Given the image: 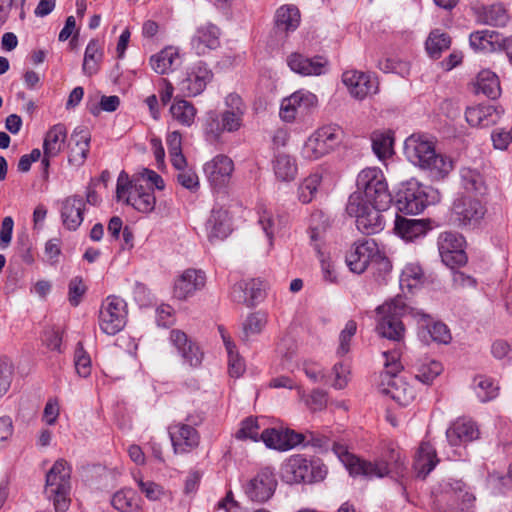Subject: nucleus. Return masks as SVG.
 <instances>
[{
    "label": "nucleus",
    "instance_id": "nucleus-1",
    "mask_svg": "<svg viewBox=\"0 0 512 512\" xmlns=\"http://www.w3.org/2000/svg\"><path fill=\"white\" fill-rule=\"evenodd\" d=\"M410 313L418 323V337L425 343L448 344L452 340L449 328L423 311L410 308L403 297L396 296L377 308L378 333L389 340L400 342L405 334L402 317Z\"/></svg>",
    "mask_w": 512,
    "mask_h": 512
},
{
    "label": "nucleus",
    "instance_id": "nucleus-2",
    "mask_svg": "<svg viewBox=\"0 0 512 512\" xmlns=\"http://www.w3.org/2000/svg\"><path fill=\"white\" fill-rule=\"evenodd\" d=\"M404 154L413 165L427 171L435 180L447 177L454 167L450 157L436 152L433 138L426 134L409 136L404 142Z\"/></svg>",
    "mask_w": 512,
    "mask_h": 512
},
{
    "label": "nucleus",
    "instance_id": "nucleus-3",
    "mask_svg": "<svg viewBox=\"0 0 512 512\" xmlns=\"http://www.w3.org/2000/svg\"><path fill=\"white\" fill-rule=\"evenodd\" d=\"M327 473V466L320 459H309L302 454L291 455L281 466V478L287 484L317 483Z\"/></svg>",
    "mask_w": 512,
    "mask_h": 512
},
{
    "label": "nucleus",
    "instance_id": "nucleus-4",
    "mask_svg": "<svg viewBox=\"0 0 512 512\" xmlns=\"http://www.w3.org/2000/svg\"><path fill=\"white\" fill-rule=\"evenodd\" d=\"M71 467L63 460H57L46 473L45 493L53 502L56 512H66L71 498Z\"/></svg>",
    "mask_w": 512,
    "mask_h": 512
},
{
    "label": "nucleus",
    "instance_id": "nucleus-5",
    "mask_svg": "<svg viewBox=\"0 0 512 512\" xmlns=\"http://www.w3.org/2000/svg\"><path fill=\"white\" fill-rule=\"evenodd\" d=\"M357 190L352 194H359L365 202L377 207H389L392 202L386 178L380 168L368 167L361 170L356 180Z\"/></svg>",
    "mask_w": 512,
    "mask_h": 512
},
{
    "label": "nucleus",
    "instance_id": "nucleus-6",
    "mask_svg": "<svg viewBox=\"0 0 512 512\" xmlns=\"http://www.w3.org/2000/svg\"><path fill=\"white\" fill-rule=\"evenodd\" d=\"M346 263L353 273L361 274L369 265L377 266L378 270L389 272L391 263L380 251L374 239L356 241L346 255Z\"/></svg>",
    "mask_w": 512,
    "mask_h": 512
},
{
    "label": "nucleus",
    "instance_id": "nucleus-7",
    "mask_svg": "<svg viewBox=\"0 0 512 512\" xmlns=\"http://www.w3.org/2000/svg\"><path fill=\"white\" fill-rule=\"evenodd\" d=\"M387 208L367 203L360 198L359 194H351L346 212L349 216L356 218V227L362 234L371 235L384 229L385 222L381 211Z\"/></svg>",
    "mask_w": 512,
    "mask_h": 512
},
{
    "label": "nucleus",
    "instance_id": "nucleus-8",
    "mask_svg": "<svg viewBox=\"0 0 512 512\" xmlns=\"http://www.w3.org/2000/svg\"><path fill=\"white\" fill-rule=\"evenodd\" d=\"M116 198L118 201H124L141 213H150L154 210L156 198L154 192L146 189L144 185L137 181H130L129 175L120 172L116 185Z\"/></svg>",
    "mask_w": 512,
    "mask_h": 512
},
{
    "label": "nucleus",
    "instance_id": "nucleus-9",
    "mask_svg": "<svg viewBox=\"0 0 512 512\" xmlns=\"http://www.w3.org/2000/svg\"><path fill=\"white\" fill-rule=\"evenodd\" d=\"M332 450L353 477L361 476L371 480L374 478H383L388 475V466L382 460L368 461L361 459L350 453L348 447L339 442L333 443Z\"/></svg>",
    "mask_w": 512,
    "mask_h": 512
},
{
    "label": "nucleus",
    "instance_id": "nucleus-10",
    "mask_svg": "<svg viewBox=\"0 0 512 512\" xmlns=\"http://www.w3.org/2000/svg\"><path fill=\"white\" fill-rule=\"evenodd\" d=\"M341 134V129L335 125H326L318 128L304 142L301 156L309 161L320 159L339 145Z\"/></svg>",
    "mask_w": 512,
    "mask_h": 512
},
{
    "label": "nucleus",
    "instance_id": "nucleus-11",
    "mask_svg": "<svg viewBox=\"0 0 512 512\" xmlns=\"http://www.w3.org/2000/svg\"><path fill=\"white\" fill-rule=\"evenodd\" d=\"M244 118L229 112H208L203 123L205 139L212 144L219 143L223 133L234 134L240 131L244 127Z\"/></svg>",
    "mask_w": 512,
    "mask_h": 512
},
{
    "label": "nucleus",
    "instance_id": "nucleus-12",
    "mask_svg": "<svg viewBox=\"0 0 512 512\" xmlns=\"http://www.w3.org/2000/svg\"><path fill=\"white\" fill-rule=\"evenodd\" d=\"M127 323V304L118 296H108L101 304L99 326L107 335H116Z\"/></svg>",
    "mask_w": 512,
    "mask_h": 512
},
{
    "label": "nucleus",
    "instance_id": "nucleus-13",
    "mask_svg": "<svg viewBox=\"0 0 512 512\" xmlns=\"http://www.w3.org/2000/svg\"><path fill=\"white\" fill-rule=\"evenodd\" d=\"M429 203L428 187L415 179L403 183L397 193V209L405 214H419Z\"/></svg>",
    "mask_w": 512,
    "mask_h": 512
},
{
    "label": "nucleus",
    "instance_id": "nucleus-14",
    "mask_svg": "<svg viewBox=\"0 0 512 512\" xmlns=\"http://www.w3.org/2000/svg\"><path fill=\"white\" fill-rule=\"evenodd\" d=\"M465 239L454 232H443L438 237V250L442 262L452 270L467 263Z\"/></svg>",
    "mask_w": 512,
    "mask_h": 512
},
{
    "label": "nucleus",
    "instance_id": "nucleus-15",
    "mask_svg": "<svg viewBox=\"0 0 512 512\" xmlns=\"http://www.w3.org/2000/svg\"><path fill=\"white\" fill-rule=\"evenodd\" d=\"M318 106V97L304 89H300L284 98L280 106V118L285 122H293L298 116H305Z\"/></svg>",
    "mask_w": 512,
    "mask_h": 512
},
{
    "label": "nucleus",
    "instance_id": "nucleus-16",
    "mask_svg": "<svg viewBox=\"0 0 512 512\" xmlns=\"http://www.w3.org/2000/svg\"><path fill=\"white\" fill-rule=\"evenodd\" d=\"M186 421L188 423L178 422L169 426V436L175 454L189 453L199 445L200 435L193 425L200 423L201 419L196 421L189 416Z\"/></svg>",
    "mask_w": 512,
    "mask_h": 512
},
{
    "label": "nucleus",
    "instance_id": "nucleus-17",
    "mask_svg": "<svg viewBox=\"0 0 512 512\" xmlns=\"http://www.w3.org/2000/svg\"><path fill=\"white\" fill-rule=\"evenodd\" d=\"M379 391L403 407L416 398V389L399 375L381 374Z\"/></svg>",
    "mask_w": 512,
    "mask_h": 512
},
{
    "label": "nucleus",
    "instance_id": "nucleus-18",
    "mask_svg": "<svg viewBox=\"0 0 512 512\" xmlns=\"http://www.w3.org/2000/svg\"><path fill=\"white\" fill-rule=\"evenodd\" d=\"M277 487L274 469L264 467L244 486L247 497L254 502L269 500Z\"/></svg>",
    "mask_w": 512,
    "mask_h": 512
},
{
    "label": "nucleus",
    "instance_id": "nucleus-19",
    "mask_svg": "<svg viewBox=\"0 0 512 512\" xmlns=\"http://www.w3.org/2000/svg\"><path fill=\"white\" fill-rule=\"evenodd\" d=\"M203 170L210 185L214 189L221 190L228 185L231 179L234 163L228 156L219 154L206 162Z\"/></svg>",
    "mask_w": 512,
    "mask_h": 512
},
{
    "label": "nucleus",
    "instance_id": "nucleus-20",
    "mask_svg": "<svg viewBox=\"0 0 512 512\" xmlns=\"http://www.w3.org/2000/svg\"><path fill=\"white\" fill-rule=\"evenodd\" d=\"M260 438L268 448L288 451L302 444L305 441L306 435L288 428H268L261 432Z\"/></svg>",
    "mask_w": 512,
    "mask_h": 512
},
{
    "label": "nucleus",
    "instance_id": "nucleus-21",
    "mask_svg": "<svg viewBox=\"0 0 512 512\" xmlns=\"http://www.w3.org/2000/svg\"><path fill=\"white\" fill-rule=\"evenodd\" d=\"M486 209L483 204L469 197H461L453 204V215L460 226L475 227L484 218Z\"/></svg>",
    "mask_w": 512,
    "mask_h": 512
},
{
    "label": "nucleus",
    "instance_id": "nucleus-22",
    "mask_svg": "<svg viewBox=\"0 0 512 512\" xmlns=\"http://www.w3.org/2000/svg\"><path fill=\"white\" fill-rule=\"evenodd\" d=\"M342 82L351 96L358 100H363L378 91L377 80L370 74L361 71H345L342 75Z\"/></svg>",
    "mask_w": 512,
    "mask_h": 512
},
{
    "label": "nucleus",
    "instance_id": "nucleus-23",
    "mask_svg": "<svg viewBox=\"0 0 512 512\" xmlns=\"http://www.w3.org/2000/svg\"><path fill=\"white\" fill-rule=\"evenodd\" d=\"M213 74L207 65L202 62H196L186 74V77L179 83L180 90L188 97L200 95L212 80Z\"/></svg>",
    "mask_w": 512,
    "mask_h": 512
},
{
    "label": "nucleus",
    "instance_id": "nucleus-24",
    "mask_svg": "<svg viewBox=\"0 0 512 512\" xmlns=\"http://www.w3.org/2000/svg\"><path fill=\"white\" fill-rule=\"evenodd\" d=\"M66 138L67 130L63 124L54 125L47 131L43 141V158L41 160L45 179L49 176L50 159L59 155Z\"/></svg>",
    "mask_w": 512,
    "mask_h": 512
},
{
    "label": "nucleus",
    "instance_id": "nucleus-25",
    "mask_svg": "<svg viewBox=\"0 0 512 512\" xmlns=\"http://www.w3.org/2000/svg\"><path fill=\"white\" fill-rule=\"evenodd\" d=\"M170 341L177 349L183 363L190 367H199L202 363L204 354L200 347L181 330H172L170 332Z\"/></svg>",
    "mask_w": 512,
    "mask_h": 512
},
{
    "label": "nucleus",
    "instance_id": "nucleus-26",
    "mask_svg": "<svg viewBox=\"0 0 512 512\" xmlns=\"http://www.w3.org/2000/svg\"><path fill=\"white\" fill-rule=\"evenodd\" d=\"M289 68L302 76H320L327 72L328 61L322 56L306 57L294 52L287 57Z\"/></svg>",
    "mask_w": 512,
    "mask_h": 512
},
{
    "label": "nucleus",
    "instance_id": "nucleus-27",
    "mask_svg": "<svg viewBox=\"0 0 512 512\" xmlns=\"http://www.w3.org/2000/svg\"><path fill=\"white\" fill-rule=\"evenodd\" d=\"M479 437L476 423L470 419L458 418L446 430V438L451 447L466 445Z\"/></svg>",
    "mask_w": 512,
    "mask_h": 512
},
{
    "label": "nucleus",
    "instance_id": "nucleus-28",
    "mask_svg": "<svg viewBox=\"0 0 512 512\" xmlns=\"http://www.w3.org/2000/svg\"><path fill=\"white\" fill-rule=\"evenodd\" d=\"M85 201L80 195H71L61 202L60 216L63 226L76 231L84 220Z\"/></svg>",
    "mask_w": 512,
    "mask_h": 512
},
{
    "label": "nucleus",
    "instance_id": "nucleus-29",
    "mask_svg": "<svg viewBox=\"0 0 512 512\" xmlns=\"http://www.w3.org/2000/svg\"><path fill=\"white\" fill-rule=\"evenodd\" d=\"M90 140L91 135L87 129L83 127H76L74 129L68 143L69 164L76 167L84 164L90 149Z\"/></svg>",
    "mask_w": 512,
    "mask_h": 512
},
{
    "label": "nucleus",
    "instance_id": "nucleus-30",
    "mask_svg": "<svg viewBox=\"0 0 512 512\" xmlns=\"http://www.w3.org/2000/svg\"><path fill=\"white\" fill-rule=\"evenodd\" d=\"M504 113L501 106L479 104L468 107L465 112L467 122L474 127H489L496 124Z\"/></svg>",
    "mask_w": 512,
    "mask_h": 512
},
{
    "label": "nucleus",
    "instance_id": "nucleus-31",
    "mask_svg": "<svg viewBox=\"0 0 512 512\" xmlns=\"http://www.w3.org/2000/svg\"><path fill=\"white\" fill-rule=\"evenodd\" d=\"M206 277L201 270L187 269L175 281L174 296L187 299L205 286Z\"/></svg>",
    "mask_w": 512,
    "mask_h": 512
},
{
    "label": "nucleus",
    "instance_id": "nucleus-32",
    "mask_svg": "<svg viewBox=\"0 0 512 512\" xmlns=\"http://www.w3.org/2000/svg\"><path fill=\"white\" fill-rule=\"evenodd\" d=\"M208 238L223 240L232 232V220L227 209L214 207L206 222Z\"/></svg>",
    "mask_w": 512,
    "mask_h": 512
},
{
    "label": "nucleus",
    "instance_id": "nucleus-33",
    "mask_svg": "<svg viewBox=\"0 0 512 512\" xmlns=\"http://www.w3.org/2000/svg\"><path fill=\"white\" fill-rule=\"evenodd\" d=\"M219 36V28L214 24L200 26L191 39V48L197 55H205L219 46Z\"/></svg>",
    "mask_w": 512,
    "mask_h": 512
},
{
    "label": "nucleus",
    "instance_id": "nucleus-34",
    "mask_svg": "<svg viewBox=\"0 0 512 512\" xmlns=\"http://www.w3.org/2000/svg\"><path fill=\"white\" fill-rule=\"evenodd\" d=\"M183 60L179 48L167 46L150 57L149 63L153 71L164 75L173 72L181 66Z\"/></svg>",
    "mask_w": 512,
    "mask_h": 512
},
{
    "label": "nucleus",
    "instance_id": "nucleus-35",
    "mask_svg": "<svg viewBox=\"0 0 512 512\" xmlns=\"http://www.w3.org/2000/svg\"><path fill=\"white\" fill-rule=\"evenodd\" d=\"M263 294L262 283L256 279L239 282L231 291L233 301L247 306H254L263 298Z\"/></svg>",
    "mask_w": 512,
    "mask_h": 512
},
{
    "label": "nucleus",
    "instance_id": "nucleus-36",
    "mask_svg": "<svg viewBox=\"0 0 512 512\" xmlns=\"http://www.w3.org/2000/svg\"><path fill=\"white\" fill-rule=\"evenodd\" d=\"M439 463L436 449L428 442H422L417 450L413 468L419 478H425Z\"/></svg>",
    "mask_w": 512,
    "mask_h": 512
},
{
    "label": "nucleus",
    "instance_id": "nucleus-37",
    "mask_svg": "<svg viewBox=\"0 0 512 512\" xmlns=\"http://www.w3.org/2000/svg\"><path fill=\"white\" fill-rule=\"evenodd\" d=\"M427 229L428 226L423 220L407 219L401 216H397L395 219V231L406 241H413L424 236Z\"/></svg>",
    "mask_w": 512,
    "mask_h": 512
},
{
    "label": "nucleus",
    "instance_id": "nucleus-38",
    "mask_svg": "<svg viewBox=\"0 0 512 512\" xmlns=\"http://www.w3.org/2000/svg\"><path fill=\"white\" fill-rule=\"evenodd\" d=\"M474 87L476 94H483L490 99H496L501 94L499 78L490 70H482L478 73Z\"/></svg>",
    "mask_w": 512,
    "mask_h": 512
},
{
    "label": "nucleus",
    "instance_id": "nucleus-39",
    "mask_svg": "<svg viewBox=\"0 0 512 512\" xmlns=\"http://www.w3.org/2000/svg\"><path fill=\"white\" fill-rule=\"evenodd\" d=\"M299 9L294 5H284L277 9L275 26L278 31L289 33L295 31L300 24Z\"/></svg>",
    "mask_w": 512,
    "mask_h": 512
},
{
    "label": "nucleus",
    "instance_id": "nucleus-40",
    "mask_svg": "<svg viewBox=\"0 0 512 512\" xmlns=\"http://www.w3.org/2000/svg\"><path fill=\"white\" fill-rule=\"evenodd\" d=\"M443 371V366L439 361L428 357L418 359L413 365L415 378L423 384H431L436 377Z\"/></svg>",
    "mask_w": 512,
    "mask_h": 512
},
{
    "label": "nucleus",
    "instance_id": "nucleus-41",
    "mask_svg": "<svg viewBox=\"0 0 512 512\" xmlns=\"http://www.w3.org/2000/svg\"><path fill=\"white\" fill-rule=\"evenodd\" d=\"M103 58V50L97 39H91L85 49L82 71L87 76L98 73Z\"/></svg>",
    "mask_w": 512,
    "mask_h": 512
},
{
    "label": "nucleus",
    "instance_id": "nucleus-42",
    "mask_svg": "<svg viewBox=\"0 0 512 512\" xmlns=\"http://www.w3.org/2000/svg\"><path fill=\"white\" fill-rule=\"evenodd\" d=\"M169 111L172 119L185 127H190L194 123L197 114L195 106L183 99H175Z\"/></svg>",
    "mask_w": 512,
    "mask_h": 512
},
{
    "label": "nucleus",
    "instance_id": "nucleus-43",
    "mask_svg": "<svg viewBox=\"0 0 512 512\" xmlns=\"http://www.w3.org/2000/svg\"><path fill=\"white\" fill-rule=\"evenodd\" d=\"M461 186L468 193L483 195L487 186L483 175L477 170L470 167H463L460 170Z\"/></svg>",
    "mask_w": 512,
    "mask_h": 512
},
{
    "label": "nucleus",
    "instance_id": "nucleus-44",
    "mask_svg": "<svg viewBox=\"0 0 512 512\" xmlns=\"http://www.w3.org/2000/svg\"><path fill=\"white\" fill-rule=\"evenodd\" d=\"M469 43L477 52H492L499 44V34L493 30H479L470 34Z\"/></svg>",
    "mask_w": 512,
    "mask_h": 512
},
{
    "label": "nucleus",
    "instance_id": "nucleus-45",
    "mask_svg": "<svg viewBox=\"0 0 512 512\" xmlns=\"http://www.w3.org/2000/svg\"><path fill=\"white\" fill-rule=\"evenodd\" d=\"M424 273L422 268L415 263L407 264L400 275L399 285L402 291L412 293L414 289L423 284Z\"/></svg>",
    "mask_w": 512,
    "mask_h": 512
},
{
    "label": "nucleus",
    "instance_id": "nucleus-46",
    "mask_svg": "<svg viewBox=\"0 0 512 512\" xmlns=\"http://www.w3.org/2000/svg\"><path fill=\"white\" fill-rule=\"evenodd\" d=\"M112 506L119 512H138L139 497L133 489H121L111 499Z\"/></svg>",
    "mask_w": 512,
    "mask_h": 512
},
{
    "label": "nucleus",
    "instance_id": "nucleus-47",
    "mask_svg": "<svg viewBox=\"0 0 512 512\" xmlns=\"http://www.w3.org/2000/svg\"><path fill=\"white\" fill-rule=\"evenodd\" d=\"M275 176L280 181H292L297 174L295 160L287 154H278L273 162Z\"/></svg>",
    "mask_w": 512,
    "mask_h": 512
},
{
    "label": "nucleus",
    "instance_id": "nucleus-48",
    "mask_svg": "<svg viewBox=\"0 0 512 512\" xmlns=\"http://www.w3.org/2000/svg\"><path fill=\"white\" fill-rule=\"evenodd\" d=\"M507 10L502 4H492L483 8L481 20L491 26L503 27L508 22Z\"/></svg>",
    "mask_w": 512,
    "mask_h": 512
},
{
    "label": "nucleus",
    "instance_id": "nucleus-49",
    "mask_svg": "<svg viewBox=\"0 0 512 512\" xmlns=\"http://www.w3.org/2000/svg\"><path fill=\"white\" fill-rule=\"evenodd\" d=\"M450 44L451 40L448 34L440 32V30H434L426 40V50L432 58L436 59L440 57L444 50L449 49Z\"/></svg>",
    "mask_w": 512,
    "mask_h": 512
},
{
    "label": "nucleus",
    "instance_id": "nucleus-50",
    "mask_svg": "<svg viewBox=\"0 0 512 512\" xmlns=\"http://www.w3.org/2000/svg\"><path fill=\"white\" fill-rule=\"evenodd\" d=\"M474 390L481 402H488L498 396V385L490 378L478 376L474 379Z\"/></svg>",
    "mask_w": 512,
    "mask_h": 512
},
{
    "label": "nucleus",
    "instance_id": "nucleus-51",
    "mask_svg": "<svg viewBox=\"0 0 512 512\" xmlns=\"http://www.w3.org/2000/svg\"><path fill=\"white\" fill-rule=\"evenodd\" d=\"M384 461L388 466V474L390 472H394L399 476H404L407 467H406V461L405 456L402 454V452L394 447H388L385 455L377 459L376 461Z\"/></svg>",
    "mask_w": 512,
    "mask_h": 512
},
{
    "label": "nucleus",
    "instance_id": "nucleus-52",
    "mask_svg": "<svg viewBox=\"0 0 512 512\" xmlns=\"http://www.w3.org/2000/svg\"><path fill=\"white\" fill-rule=\"evenodd\" d=\"M321 180L322 177L318 173L311 174L304 179L298 189V197L302 203L307 204L313 200Z\"/></svg>",
    "mask_w": 512,
    "mask_h": 512
},
{
    "label": "nucleus",
    "instance_id": "nucleus-53",
    "mask_svg": "<svg viewBox=\"0 0 512 512\" xmlns=\"http://www.w3.org/2000/svg\"><path fill=\"white\" fill-rule=\"evenodd\" d=\"M267 323L266 314L263 312H254L247 316L243 323V334L246 340L261 333Z\"/></svg>",
    "mask_w": 512,
    "mask_h": 512
},
{
    "label": "nucleus",
    "instance_id": "nucleus-54",
    "mask_svg": "<svg viewBox=\"0 0 512 512\" xmlns=\"http://www.w3.org/2000/svg\"><path fill=\"white\" fill-rule=\"evenodd\" d=\"M299 397L305 402L311 411L323 410L328 402L327 393L320 389H314L308 396L301 387L297 388Z\"/></svg>",
    "mask_w": 512,
    "mask_h": 512
},
{
    "label": "nucleus",
    "instance_id": "nucleus-55",
    "mask_svg": "<svg viewBox=\"0 0 512 512\" xmlns=\"http://www.w3.org/2000/svg\"><path fill=\"white\" fill-rule=\"evenodd\" d=\"M451 490L455 500L459 502L461 512H467L473 506L475 496L469 491L466 484L461 481H456L451 486Z\"/></svg>",
    "mask_w": 512,
    "mask_h": 512
},
{
    "label": "nucleus",
    "instance_id": "nucleus-56",
    "mask_svg": "<svg viewBox=\"0 0 512 512\" xmlns=\"http://www.w3.org/2000/svg\"><path fill=\"white\" fill-rule=\"evenodd\" d=\"M260 426L257 419L248 417L241 422V427L236 432L235 437L239 440H252L258 442L261 440L259 432Z\"/></svg>",
    "mask_w": 512,
    "mask_h": 512
},
{
    "label": "nucleus",
    "instance_id": "nucleus-57",
    "mask_svg": "<svg viewBox=\"0 0 512 512\" xmlns=\"http://www.w3.org/2000/svg\"><path fill=\"white\" fill-rule=\"evenodd\" d=\"M14 379V365L6 357L0 358V398L10 390Z\"/></svg>",
    "mask_w": 512,
    "mask_h": 512
},
{
    "label": "nucleus",
    "instance_id": "nucleus-58",
    "mask_svg": "<svg viewBox=\"0 0 512 512\" xmlns=\"http://www.w3.org/2000/svg\"><path fill=\"white\" fill-rule=\"evenodd\" d=\"M131 181H137L145 186L146 189L154 190V188L162 190L165 187L162 177L153 170L144 168L138 175L134 176Z\"/></svg>",
    "mask_w": 512,
    "mask_h": 512
},
{
    "label": "nucleus",
    "instance_id": "nucleus-59",
    "mask_svg": "<svg viewBox=\"0 0 512 512\" xmlns=\"http://www.w3.org/2000/svg\"><path fill=\"white\" fill-rule=\"evenodd\" d=\"M74 364L76 372L80 377L86 378L90 375L91 359L89 354L84 350V347L81 342L77 343L75 349Z\"/></svg>",
    "mask_w": 512,
    "mask_h": 512
},
{
    "label": "nucleus",
    "instance_id": "nucleus-60",
    "mask_svg": "<svg viewBox=\"0 0 512 512\" xmlns=\"http://www.w3.org/2000/svg\"><path fill=\"white\" fill-rule=\"evenodd\" d=\"M378 68L385 73H395L402 77L409 75L410 65L396 58H385L379 61Z\"/></svg>",
    "mask_w": 512,
    "mask_h": 512
},
{
    "label": "nucleus",
    "instance_id": "nucleus-61",
    "mask_svg": "<svg viewBox=\"0 0 512 512\" xmlns=\"http://www.w3.org/2000/svg\"><path fill=\"white\" fill-rule=\"evenodd\" d=\"M222 111L245 117L248 106L239 94L232 92L224 98V109Z\"/></svg>",
    "mask_w": 512,
    "mask_h": 512
},
{
    "label": "nucleus",
    "instance_id": "nucleus-62",
    "mask_svg": "<svg viewBox=\"0 0 512 512\" xmlns=\"http://www.w3.org/2000/svg\"><path fill=\"white\" fill-rule=\"evenodd\" d=\"M372 150L380 160L386 159L392 152V139L384 134H374Z\"/></svg>",
    "mask_w": 512,
    "mask_h": 512
},
{
    "label": "nucleus",
    "instance_id": "nucleus-63",
    "mask_svg": "<svg viewBox=\"0 0 512 512\" xmlns=\"http://www.w3.org/2000/svg\"><path fill=\"white\" fill-rule=\"evenodd\" d=\"M356 330V322L354 320H349L339 335V346L337 349L338 355L343 356L350 351V344L353 336L356 333Z\"/></svg>",
    "mask_w": 512,
    "mask_h": 512
},
{
    "label": "nucleus",
    "instance_id": "nucleus-64",
    "mask_svg": "<svg viewBox=\"0 0 512 512\" xmlns=\"http://www.w3.org/2000/svg\"><path fill=\"white\" fill-rule=\"evenodd\" d=\"M385 358V370L381 374L398 375L403 369L400 361L401 351L400 348L383 352Z\"/></svg>",
    "mask_w": 512,
    "mask_h": 512
}]
</instances>
